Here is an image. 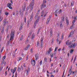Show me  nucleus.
<instances>
[{
	"label": "nucleus",
	"mask_w": 77,
	"mask_h": 77,
	"mask_svg": "<svg viewBox=\"0 0 77 77\" xmlns=\"http://www.w3.org/2000/svg\"><path fill=\"white\" fill-rule=\"evenodd\" d=\"M4 62H5V60H3L2 61V64H4Z\"/></svg>",
	"instance_id": "obj_53"
},
{
	"label": "nucleus",
	"mask_w": 77,
	"mask_h": 77,
	"mask_svg": "<svg viewBox=\"0 0 77 77\" xmlns=\"http://www.w3.org/2000/svg\"><path fill=\"white\" fill-rule=\"evenodd\" d=\"M53 31H51L50 32V35L51 36H52L53 35Z\"/></svg>",
	"instance_id": "obj_30"
},
{
	"label": "nucleus",
	"mask_w": 77,
	"mask_h": 77,
	"mask_svg": "<svg viewBox=\"0 0 77 77\" xmlns=\"http://www.w3.org/2000/svg\"><path fill=\"white\" fill-rule=\"evenodd\" d=\"M39 63L40 65H42V61L41 60V61H40L39 62Z\"/></svg>",
	"instance_id": "obj_38"
},
{
	"label": "nucleus",
	"mask_w": 77,
	"mask_h": 77,
	"mask_svg": "<svg viewBox=\"0 0 77 77\" xmlns=\"http://www.w3.org/2000/svg\"><path fill=\"white\" fill-rule=\"evenodd\" d=\"M45 7H46V5H44H44H43H43L42 4V5L41 6V10L42 9V8H45Z\"/></svg>",
	"instance_id": "obj_19"
},
{
	"label": "nucleus",
	"mask_w": 77,
	"mask_h": 77,
	"mask_svg": "<svg viewBox=\"0 0 77 77\" xmlns=\"http://www.w3.org/2000/svg\"><path fill=\"white\" fill-rule=\"evenodd\" d=\"M18 11H17L16 15V16H17V17H18Z\"/></svg>",
	"instance_id": "obj_36"
},
{
	"label": "nucleus",
	"mask_w": 77,
	"mask_h": 77,
	"mask_svg": "<svg viewBox=\"0 0 77 77\" xmlns=\"http://www.w3.org/2000/svg\"><path fill=\"white\" fill-rule=\"evenodd\" d=\"M74 5V2H71V6H73V5Z\"/></svg>",
	"instance_id": "obj_55"
},
{
	"label": "nucleus",
	"mask_w": 77,
	"mask_h": 77,
	"mask_svg": "<svg viewBox=\"0 0 77 77\" xmlns=\"http://www.w3.org/2000/svg\"><path fill=\"white\" fill-rule=\"evenodd\" d=\"M44 61L45 63L47 62V58H45L44 59Z\"/></svg>",
	"instance_id": "obj_24"
},
{
	"label": "nucleus",
	"mask_w": 77,
	"mask_h": 77,
	"mask_svg": "<svg viewBox=\"0 0 77 77\" xmlns=\"http://www.w3.org/2000/svg\"><path fill=\"white\" fill-rule=\"evenodd\" d=\"M26 74L27 75H29V71H27V70H26Z\"/></svg>",
	"instance_id": "obj_28"
},
{
	"label": "nucleus",
	"mask_w": 77,
	"mask_h": 77,
	"mask_svg": "<svg viewBox=\"0 0 77 77\" xmlns=\"http://www.w3.org/2000/svg\"><path fill=\"white\" fill-rule=\"evenodd\" d=\"M38 14L37 13L35 14V18L38 17Z\"/></svg>",
	"instance_id": "obj_37"
},
{
	"label": "nucleus",
	"mask_w": 77,
	"mask_h": 77,
	"mask_svg": "<svg viewBox=\"0 0 77 77\" xmlns=\"http://www.w3.org/2000/svg\"><path fill=\"white\" fill-rule=\"evenodd\" d=\"M26 9V5H25L24 6H23V11L22 12V13H23L24 11H25V10Z\"/></svg>",
	"instance_id": "obj_13"
},
{
	"label": "nucleus",
	"mask_w": 77,
	"mask_h": 77,
	"mask_svg": "<svg viewBox=\"0 0 77 77\" xmlns=\"http://www.w3.org/2000/svg\"><path fill=\"white\" fill-rule=\"evenodd\" d=\"M59 11L58 9H57L55 11V13L56 14H58L59 13Z\"/></svg>",
	"instance_id": "obj_27"
},
{
	"label": "nucleus",
	"mask_w": 77,
	"mask_h": 77,
	"mask_svg": "<svg viewBox=\"0 0 77 77\" xmlns=\"http://www.w3.org/2000/svg\"><path fill=\"white\" fill-rule=\"evenodd\" d=\"M43 40H41V45H40V47L41 48H42L43 47Z\"/></svg>",
	"instance_id": "obj_15"
},
{
	"label": "nucleus",
	"mask_w": 77,
	"mask_h": 77,
	"mask_svg": "<svg viewBox=\"0 0 77 77\" xmlns=\"http://www.w3.org/2000/svg\"><path fill=\"white\" fill-rule=\"evenodd\" d=\"M76 57H74V60L73 61V63L75 62V60H76Z\"/></svg>",
	"instance_id": "obj_34"
},
{
	"label": "nucleus",
	"mask_w": 77,
	"mask_h": 77,
	"mask_svg": "<svg viewBox=\"0 0 77 77\" xmlns=\"http://www.w3.org/2000/svg\"><path fill=\"white\" fill-rule=\"evenodd\" d=\"M33 12H32L31 17L29 19L30 21H32V19H33Z\"/></svg>",
	"instance_id": "obj_9"
},
{
	"label": "nucleus",
	"mask_w": 77,
	"mask_h": 77,
	"mask_svg": "<svg viewBox=\"0 0 77 77\" xmlns=\"http://www.w3.org/2000/svg\"><path fill=\"white\" fill-rule=\"evenodd\" d=\"M23 35H22L21 37H20V40H21V39H23Z\"/></svg>",
	"instance_id": "obj_57"
},
{
	"label": "nucleus",
	"mask_w": 77,
	"mask_h": 77,
	"mask_svg": "<svg viewBox=\"0 0 77 77\" xmlns=\"http://www.w3.org/2000/svg\"><path fill=\"white\" fill-rule=\"evenodd\" d=\"M75 20H73L72 21V23H73V24H74V23H75Z\"/></svg>",
	"instance_id": "obj_43"
},
{
	"label": "nucleus",
	"mask_w": 77,
	"mask_h": 77,
	"mask_svg": "<svg viewBox=\"0 0 77 77\" xmlns=\"http://www.w3.org/2000/svg\"><path fill=\"white\" fill-rule=\"evenodd\" d=\"M15 31L14 29H12L11 30V33L10 34L11 37L10 39V41L14 39V34H15Z\"/></svg>",
	"instance_id": "obj_1"
},
{
	"label": "nucleus",
	"mask_w": 77,
	"mask_h": 77,
	"mask_svg": "<svg viewBox=\"0 0 77 77\" xmlns=\"http://www.w3.org/2000/svg\"><path fill=\"white\" fill-rule=\"evenodd\" d=\"M4 50V47H3L2 48L1 50V53H2L3 51Z\"/></svg>",
	"instance_id": "obj_33"
},
{
	"label": "nucleus",
	"mask_w": 77,
	"mask_h": 77,
	"mask_svg": "<svg viewBox=\"0 0 77 77\" xmlns=\"http://www.w3.org/2000/svg\"><path fill=\"white\" fill-rule=\"evenodd\" d=\"M50 56H51V58H52V57H53V54L51 53V54Z\"/></svg>",
	"instance_id": "obj_40"
},
{
	"label": "nucleus",
	"mask_w": 77,
	"mask_h": 77,
	"mask_svg": "<svg viewBox=\"0 0 77 77\" xmlns=\"http://www.w3.org/2000/svg\"><path fill=\"white\" fill-rule=\"evenodd\" d=\"M51 44H53V42H54V40H53V39H52L51 40Z\"/></svg>",
	"instance_id": "obj_50"
},
{
	"label": "nucleus",
	"mask_w": 77,
	"mask_h": 77,
	"mask_svg": "<svg viewBox=\"0 0 77 77\" xmlns=\"http://www.w3.org/2000/svg\"><path fill=\"white\" fill-rule=\"evenodd\" d=\"M74 34V31H72L71 32L69 36H72Z\"/></svg>",
	"instance_id": "obj_16"
},
{
	"label": "nucleus",
	"mask_w": 77,
	"mask_h": 77,
	"mask_svg": "<svg viewBox=\"0 0 77 77\" xmlns=\"http://www.w3.org/2000/svg\"><path fill=\"white\" fill-rule=\"evenodd\" d=\"M60 34L59 33L57 35V38H60Z\"/></svg>",
	"instance_id": "obj_48"
},
{
	"label": "nucleus",
	"mask_w": 77,
	"mask_h": 77,
	"mask_svg": "<svg viewBox=\"0 0 77 77\" xmlns=\"http://www.w3.org/2000/svg\"><path fill=\"white\" fill-rule=\"evenodd\" d=\"M73 27H74V25H73V24L72 26H71L70 27V29H72L73 28Z\"/></svg>",
	"instance_id": "obj_46"
},
{
	"label": "nucleus",
	"mask_w": 77,
	"mask_h": 77,
	"mask_svg": "<svg viewBox=\"0 0 77 77\" xmlns=\"http://www.w3.org/2000/svg\"><path fill=\"white\" fill-rule=\"evenodd\" d=\"M24 21H25V23H26V17H24Z\"/></svg>",
	"instance_id": "obj_52"
},
{
	"label": "nucleus",
	"mask_w": 77,
	"mask_h": 77,
	"mask_svg": "<svg viewBox=\"0 0 77 77\" xmlns=\"http://www.w3.org/2000/svg\"><path fill=\"white\" fill-rule=\"evenodd\" d=\"M40 19V16H38L37 17V19L34 22V27L35 28L36 26V24H37V23L39 22V19Z\"/></svg>",
	"instance_id": "obj_3"
},
{
	"label": "nucleus",
	"mask_w": 77,
	"mask_h": 77,
	"mask_svg": "<svg viewBox=\"0 0 77 77\" xmlns=\"http://www.w3.org/2000/svg\"><path fill=\"white\" fill-rule=\"evenodd\" d=\"M30 45H28L26 47V48H27L28 49V48H29V47H30Z\"/></svg>",
	"instance_id": "obj_44"
},
{
	"label": "nucleus",
	"mask_w": 77,
	"mask_h": 77,
	"mask_svg": "<svg viewBox=\"0 0 77 77\" xmlns=\"http://www.w3.org/2000/svg\"><path fill=\"white\" fill-rule=\"evenodd\" d=\"M28 49L27 48V47L25 48L24 49L25 50H27Z\"/></svg>",
	"instance_id": "obj_64"
},
{
	"label": "nucleus",
	"mask_w": 77,
	"mask_h": 77,
	"mask_svg": "<svg viewBox=\"0 0 77 77\" xmlns=\"http://www.w3.org/2000/svg\"><path fill=\"white\" fill-rule=\"evenodd\" d=\"M72 73V72L70 71V72H69V75H71V74Z\"/></svg>",
	"instance_id": "obj_62"
},
{
	"label": "nucleus",
	"mask_w": 77,
	"mask_h": 77,
	"mask_svg": "<svg viewBox=\"0 0 77 77\" xmlns=\"http://www.w3.org/2000/svg\"><path fill=\"white\" fill-rule=\"evenodd\" d=\"M74 51V50H71L70 51V53H72V52Z\"/></svg>",
	"instance_id": "obj_31"
},
{
	"label": "nucleus",
	"mask_w": 77,
	"mask_h": 77,
	"mask_svg": "<svg viewBox=\"0 0 77 77\" xmlns=\"http://www.w3.org/2000/svg\"><path fill=\"white\" fill-rule=\"evenodd\" d=\"M34 0H32L29 5V6H30V10H31V11H32V10L33 9V6H34Z\"/></svg>",
	"instance_id": "obj_2"
},
{
	"label": "nucleus",
	"mask_w": 77,
	"mask_h": 77,
	"mask_svg": "<svg viewBox=\"0 0 77 77\" xmlns=\"http://www.w3.org/2000/svg\"><path fill=\"white\" fill-rule=\"evenodd\" d=\"M77 15L76 17H74V19L75 20H76L77 19Z\"/></svg>",
	"instance_id": "obj_49"
},
{
	"label": "nucleus",
	"mask_w": 77,
	"mask_h": 77,
	"mask_svg": "<svg viewBox=\"0 0 77 77\" xmlns=\"http://www.w3.org/2000/svg\"><path fill=\"white\" fill-rule=\"evenodd\" d=\"M27 24L28 26H29V21L27 22Z\"/></svg>",
	"instance_id": "obj_59"
},
{
	"label": "nucleus",
	"mask_w": 77,
	"mask_h": 77,
	"mask_svg": "<svg viewBox=\"0 0 77 77\" xmlns=\"http://www.w3.org/2000/svg\"><path fill=\"white\" fill-rule=\"evenodd\" d=\"M41 14L42 15H44V11H42V12Z\"/></svg>",
	"instance_id": "obj_63"
},
{
	"label": "nucleus",
	"mask_w": 77,
	"mask_h": 77,
	"mask_svg": "<svg viewBox=\"0 0 77 77\" xmlns=\"http://www.w3.org/2000/svg\"><path fill=\"white\" fill-rule=\"evenodd\" d=\"M29 7H27L26 8V11H27V12L28 11H29Z\"/></svg>",
	"instance_id": "obj_42"
},
{
	"label": "nucleus",
	"mask_w": 77,
	"mask_h": 77,
	"mask_svg": "<svg viewBox=\"0 0 77 77\" xmlns=\"http://www.w3.org/2000/svg\"><path fill=\"white\" fill-rule=\"evenodd\" d=\"M5 58H6V56H4L3 58H2V60H5Z\"/></svg>",
	"instance_id": "obj_39"
},
{
	"label": "nucleus",
	"mask_w": 77,
	"mask_h": 77,
	"mask_svg": "<svg viewBox=\"0 0 77 77\" xmlns=\"http://www.w3.org/2000/svg\"><path fill=\"white\" fill-rule=\"evenodd\" d=\"M20 15H21V9H20L19 10Z\"/></svg>",
	"instance_id": "obj_56"
},
{
	"label": "nucleus",
	"mask_w": 77,
	"mask_h": 77,
	"mask_svg": "<svg viewBox=\"0 0 77 77\" xmlns=\"http://www.w3.org/2000/svg\"><path fill=\"white\" fill-rule=\"evenodd\" d=\"M2 9H0V14H2Z\"/></svg>",
	"instance_id": "obj_58"
},
{
	"label": "nucleus",
	"mask_w": 77,
	"mask_h": 77,
	"mask_svg": "<svg viewBox=\"0 0 77 77\" xmlns=\"http://www.w3.org/2000/svg\"><path fill=\"white\" fill-rule=\"evenodd\" d=\"M3 19V18L1 16H0V22L2 21V20Z\"/></svg>",
	"instance_id": "obj_22"
},
{
	"label": "nucleus",
	"mask_w": 77,
	"mask_h": 77,
	"mask_svg": "<svg viewBox=\"0 0 77 77\" xmlns=\"http://www.w3.org/2000/svg\"><path fill=\"white\" fill-rule=\"evenodd\" d=\"M65 21V17L64 16H63L61 20L60 21V22H63V21Z\"/></svg>",
	"instance_id": "obj_17"
},
{
	"label": "nucleus",
	"mask_w": 77,
	"mask_h": 77,
	"mask_svg": "<svg viewBox=\"0 0 77 77\" xmlns=\"http://www.w3.org/2000/svg\"><path fill=\"white\" fill-rule=\"evenodd\" d=\"M9 13H7V12H5V14L6 15H9Z\"/></svg>",
	"instance_id": "obj_32"
},
{
	"label": "nucleus",
	"mask_w": 77,
	"mask_h": 77,
	"mask_svg": "<svg viewBox=\"0 0 77 77\" xmlns=\"http://www.w3.org/2000/svg\"><path fill=\"white\" fill-rule=\"evenodd\" d=\"M22 58L21 57H19L18 59V60H17V61H20V60H22Z\"/></svg>",
	"instance_id": "obj_26"
},
{
	"label": "nucleus",
	"mask_w": 77,
	"mask_h": 77,
	"mask_svg": "<svg viewBox=\"0 0 77 77\" xmlns=\"http://www.w3.org/2000/svg\"><path fill=\"white\" fill-rule=\"evenodd\" d=\"M20 70H21V69H20V67H18V68L17 69V71L18 72H20Z\"/></svg>",
	"instance_id": "obj_29"
},
{
	"label": "nucleus",
	"mask_w": 77,
	"mask_h": 77,
	"mask_svg": "<svg viewBox=\"0 0 77 77\" xmlns=\"http://www.w3.org/2000/svg\"><path fill=\"white\" fill-rule=\"evenodd\" d=\"M35 63H36L35 60L32 59L31 60V63L33 66H35Z\"/></svg>",
	"instance_id": "obj_8"
},
{
	"label": "nucleus",
	"mask_w": 77,
	"mask_h": 77,
	"mask_svg": "<svg viewBox=\"0 0 77 77\" xmlns=\"http://www.w3.org/2000/svg\"><path fill=\"white\" fill-rule=\"evenodd\" d=\"M30 51L31 53H33V48H32L31 49V50H30Z\"/></svg>",
	"instance_id": "obj_35"
},
{
	"label": "nucleus",
	"mask_w": 77,
	"mask_h": 77,
	"mask_svg": "<svg viewBox=\"0 0 77 77\" xmlns=\"http://www.w3.org/2000/svg\"><path fill=\"white\" fill-rule=\"evenodd\" d=\"M10 2H11V3H8L7 4V6L9 8V9H12V8L11 6H12V4L13 3V2L12 1Z\"/></svg>",
	"instance_id": "obj_4"
},
{
	"label": "nucleus",
	"mask_w": 77,
	"mask_h": 77,
	"mask_svg": "<svg viewBox=\"0 0 77 77\" xmlns=\"http://www.w3.org/2000/svg\"><path fill=\"white\" fill-rule=\"evenodd\" d=\"M52 51V49L51 48H49V50L47 51L46 52V55H49L50 54V53Z\"/></svg>",
	"instance_id": "obj_5"
},
{
	"label": "nucleus",
	"mask_w": 77,
	"mask_h": 77,
	"mask_svg": "<svg viewBox=\"0 0 77 77\" xmlns=\"http://www.w3.org/2000/svg\"><path fill=\"white\" fill-rule=\"evenodd\" d=\"M8 26H9V25H8L7 26V29H6V30H8V29H9V27H8Z\"/></svg>",
	"instance_id": "obj_45"
},
{
	"label": "nucleus",
	"mask_w": 77,
	"mask_h": 77,
	"mask_svg": "<svg viewBox=\"0 0 77 77\" xmlns=\"http://www.w3.org/2000/svg\"><path fill=\"white\" fill-rule=\"evenodd\" d=\"M8 27H9V29L10 28V29H11V28H12V26H8Z\"/></svg>",
	"instance_id": "obj_51"
},
{
	"label": "nucleus",
	"mask_w": 77,
	"mask_h": 77,
	"mask_svg": "<svg viewBox=\"0 0 77 77\" xmlns=\"http://www.w3.org/2000/svg\"><path fill=\"white\" fill-rule=\"evenodd\" d=\"M13 54V56H15V52L13 53L12 54Z\"/></svg>",
	"instance_id": "obj_61"
},
{
	"label": "nucleus",
	"mask_w": 77,
	"mask_h": 77,
	"mask_svg": "<svg viewBox=\"0 0 77 77\" xmlns=\"http://www.w3.org/2000/svg\"><path fill=\"white\" fill-rule=\"evenodd\" d=\"M3 26H5V24H6V20H4L3 21Z\"/></svg>",
	"instance_id": "obj_25"
},
{
	"label": "nucleus",
	"mask_w": 77,
	"mask_h": 77,
	"mask_svg": "<svg viewBox=\"0 0 77 77\" xmlns=\"http://www.w3.org/2000/svg\"><path fill=\"white\" fill-rule=\"evenodd\" d=\"M47 3V1H46V0H44L43 3L42 4V5H44V4H45V3Z\"/></svg>",
	"instance_id": "obj_21"
},
{
	"label": "nucleus",
	"mask_w": 77,
	"mask_h": 77,
	"mask_svg": "<svg viewBox=\"0 0 77 77\" xmlns=\"http://www.w3.org/2000/svg\"><path fill=\"white\" fill-rule=\"evenodd\" d=\"M35 60L37 61L39 58V54H36L35 55Z\"/></svg>",
	"instance_id": "obj_7"
},
{
	"label": "nucleus",
	"mask_w": 77,
	"mask_h": 77,
	"mask_svg": "<svg viewBox=\"0 0 77 77\" xmlns=\"http://www.w3.org/2000/svg\"><path fill=\"white\" fill-rule=\"evenodd\" d=\"M64 36V34H62V36H61V40H62V39H63L64 38H63V36Z\"/></svg>",
	"instance_id": "obj_23"
},
{
	"label": "nucleus",
	"mask_w": 77,
	"mask_h": 77,
	"mask_svg": "<svg viewBox=\"0 0 77 77\" xmlns=\"http://www.w3.org/2000/svg\"><path fill=\"white\" fill-rule=\"evenodd\" d=\"M60 28H62L63 27V25H62V22H60Z\"/></svg>",
	"instance_id": "obj_18"
},
{
	"label": "nucleus",
	"mask_w": 77,
	"mask_h": 77,
	"mask_svg": "<svg viewBox=\"0 0 77 77\" xmlns=\"http://www.w3.org/2000/svg\"><path fill=\"white\" fill-rule=\"evenodd\" d=\"M16 70H17V67H15L14 69H11V72H12L13 74H14V73L15 72V71H16Z\"/></svg>",
	"instance_id": "obj_6"
},
{
	"label": "nucleus",
	"mask_w": 77,
	"mask_h": 77,
	"mask_svg": "<svg viewBox=\"0 0 77 77\" xmlns=\"http://www.w3.org/2000/svg\"><path fill=\"white\" fill-rule=\"evenodd\" d=\"M28 58H29V56L28 55H27L26 57V60H28Z\"/></svg>",
	"instance_id": "obj_47"
},
{
	"label": "nucleus",
	"mask_w": 77,
	"mask_h": 77,
	"mask_svg": "<svg viewBox=\"0 0 77 77\" xmlns=\"http://www.w3.org/2000/svg\"><path fill=\"white\" fill-rule=\"evenodd\" d=\"M66 21L67 25L68 26L69 24V22L68 21V17H66Z\"/></svg>",
	"instance_id": "obj_12"
},
{
	"label": "nucleus",
	"mask_w": 77,
	"mask_h": 77,
	"mask_svg": "<svg viewBox=\"0 0 77 77\" xmlns=\"http://www.w3.org/2000/svg\"><path fill=\"white\" fill-rule=\"evenodd\" d=\"M35 34H32L31 36V39L32 40L33 39V38H35Z\"/></svg>",
	"instance_id": "obj_20"
},
{
	"label": "nucleus",
	"mask_w": 77,
	"mask_h": 77,
	"mask_svg": "<svg viewBox=\"0 0 77 77\" xmlns=\"http://www.w3.org/2000/svg\"><path fill=\"white\" fill-rule=\"evenodd\" d=\"M57 48H58V47H56L55 49V50H54V52H55V51H56L57 50Z\"/></svg>",
	"instance_id": "obj_41"
},
{
	"label": "nucleus",
	"mask_w": 77,
	"mask_h": 77,
	"mask_svg": "<svg viewBox=\"0 0 77 77\" xmlns=\"http://www.w3.org/2000/svg\"><path fill=\"white\" fill-rule=\"evenodd\" d=\"M23 23H21V25L20 26V27L19 28V30L21 31V30H22V29H23Z\"/></svg>",
	"instance_id": "obj_14"
},
{
	"label": "nucleus",
	"mask_w": 77,
	"mask_h": 77,
	"mask_svg": "<svg viewBox=\"0 0 77 77\" xmlns=\"http://www.w3.org/2000/svg\"><path fill=\"white\" fill-rule=\"evenodd\" d=\"M39 41H38L37 42V45L38 46L39 45Z\"/></svg>",
	"instance_id": "obj_54"
},
{
	"label": "nucleus",
	"mask_w": 77,
	"mask_h": 77,
	"mask_svg": "<svg viewBox=\"0 0 77 77\" xmlns=\"http://www.w3.org/2000/svg\"><path fill=\"white\" fill-rule=\"evenodd\" d=\"M75 43H73L69 46V47L70 48H74L75 47Z\"/></svg>",
	"instance_id": "obj_11"
},
{
	"label": "nucleus",
	"mask_w": 77,
	"mask_h": 77,
	"mask_svg": "<svg viewBox=\"0 0 77 77\" xmlns=\"http://www.w3.org/2000/svg\"><path fill=\"white\" fill-rule=\"evenodd\" d=\"M66 45H71V44H72V42H69V40H68L66 42Z\"/></svg>",
	"instance_id": "obj_10"
},
{
	"label": "nucleus",
	"mask_w": 77,
	"mask_h": 77,
	"mask_svg": "<svg viewBox=\"0 0 77 77\" xmlns=\"http://www.w3.org/2000/svg\"><path fill=\"white\" fill-rule=\"evenodd\" d=\"M72 70V67H71L69 69V71H71Z\"/></svg>",
	"instance_id": "obj_60"
}]
</instances>
